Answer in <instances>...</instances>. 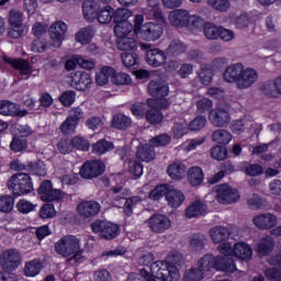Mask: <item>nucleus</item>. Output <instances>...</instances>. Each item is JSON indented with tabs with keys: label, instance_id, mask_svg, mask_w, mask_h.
I'll return each mask as SVG.
<instances>
[{
	"label": "nucleus",
	"instance_id": "obj_26",
	"mask_svg": "<svg viewBox=\"0 0 281 281\" xmlns=\"http://www.w3.org/2000/svg\"><path fill=\"white\" fill-rule=\"evenodd\" d=\"M231 257L237 258L241 261H249L252 258V248L247 243L239 241L234 245Z\"/></svg>",
	"mask_w": 281,
	"mask_h": 281
},
{
	"label": "nucleus",
	"instance_id": "obj_56",
	"mask_svg": "<svg viewBox=\"0 0 281 281\" xmlns=\"http://www.w3.org/2000/svg\"><path fill=\"white\" fill-rule=\"evenodd\" d=\"M227 156H228V151H227V148H226V147L214 146V147L211 149V157H212L214 160L224 161L225 159H227Z\"/></svg>",
	"mask_w": 281,
	"mask_h": 281
},
{
	"label": "nucleus",
	"instance_id": "obj_16",
	"mask_svg": "<svg viewBox=\"0 0 281 281\" xmlns=\"http://www.w3.org/2000/svg\"><path fill=\"white\" fill-rule=\"evenodd\" d=\"M20 265H22V256L18 250L9 249L1 252L0 266L4 270H15Z\"/></svg>",
	"mask_w": 281,
	"mask_h": 281
},
{
	"label": "nucleus",
	"instance_id": "obj_14",
	"mask_svg": "<svg viewBox=\"0 0 281 281\" xmlns=\"http://www.w3.org/2000/svg\"><path fill=\"white\" fill-rule=\"evenodd\" d=\"M37 194H40L43 202H59L65 196L63 191L54 188L50 180H45L43 183H41L40 188L37 189Z\"/></svg>",
	"mask_w": 281,
	"mask_h": 281
},
{
	"label": "nucleus",
	"instance_id": "obj_55",
	"mask_svg": "<svg viewBox=\"0 0 281 281\" xmlns=\"http://www.w3.org/2000/svg\"><path fill=\"white\" fill-rule=\"evenodd\" d=\"M79 121L66 119L64 123L60 125V132L65 135H70L75 133L76 128L78 127Z\"/></svg>",
	"mask_w": 281,
	"mask_h": 281
},
{
	"label": "nucleus",
	"instance_id": "obj_29",
	"mask_svg": "<svg viewBox=\"0 0 281 281\" xmlns=\"http://www.w3.org/2000/svg\"><path fill=\"white\" fill-rule=\"evenodd\" d=\"M146 63L154 68H158L167 61L165 53L158 48L146 50Z\"/></svg>",
	"mask_w": 281,
	"mask_h": 281
},
{
	"label": "nucleus",
	"instance_id": "obj_46",
	"mask_svg": "<svg viewBox=\"0 0 281 281\" xmlns=\"http://www.w3.org/2000/svg\"><path fill=\"white\" fill-rule=\"evenodd\" d=\"M214 143L221 144V145H227L232 142L233 136L232 133H229L226 130H217L214 131L213 135L211 136Z\"/></svg>",
	"mask_w": 281,
	"mask_h": 281
},
{
	"label": "nucleus",
	"instance_id": "obj_61",
	"mask_svg": "<svg viewBox=\"0 0 281 281\" xmlns=\"http://www.w3.org/2000/svg\"><path fill=\"white\" fill-rule=\"evenodd\" d=\"M245 173L248 177H259L263 175V167L258 164L248 165L245 167Z\"/></svg>",
	"mask_w": 281,
	"mask_h": 281
},
{
	"label": "nucleus",
	"instance_id": "obj_48",
	"mask_svg": "<svg viewBox=\"0 0 281 281\" xmlns=\"http://www.w3.org/2000/svg\"><path fill=\"white\" fill-rule=\"evenodd\" d=\"M229 23L235 24V27L238 30H244L245 27H248L249 24H251V19H249L248 14H241L235 18L234 15L229 16Z\"/></svg>",
	"mask_w": 281,
	"mask_h": 281
},
{
	"label": "nucleus",
	"instance_id": "obj_15",
	"mask_svg": "<svg viewBox=\"0 0 281 281\" xmlns=\"http://www.w3.org/2000/svg\"><path fill=\"white\" fill-rule=\"evenodd\" d=\"M111 0H86L81 7L83 18L88 22H94L97 14L103 10V4H108Z\"/></svg>",
	"mask_w": 281,
	"mask_h": 281
},
{
	"label": "nucleus",
	"instance_id": "obj_24",
	"mask_svg": "<svg viewBox=\"0 0 281 281\" xmlns=\"http://www.w3.org/2000/svg\"><path fill=\"white\" fill-rule=\"evenodd\" d=\"M27 110H21L20 105L11 101H0V115L24 117L29 115Z\"/></svg>",
	"mask_w": 281,
	"mask_h": 281
},
{
	"label": "nucleus",
	"instance_id": "obj_44",
	"mask_svg": "<svg viewBox=\"0 0 281 281\" xmlns=\"http://www.w3.org/2000/svg\"><path fill=\"white\" fill-rule=\"evenodd\" d=\"M95 35V31L93 27H81L79 32L76 34V42L88 45Z\"/></svg>",
	"mask_w": 281,
	"mask_h": 281
},
{
	"label": "nucleus",
	"instance_id": "obj_5",
	"mask_svg": "<svg viewBox=\"0 0 281 281\" xmlns=\"http://www.w3.org/2000/svg\"><path fill=\"white\" fill-rule=\"evenodd\" d=\"M168 22L172 27H177L178 30L187 29L194 34L200 33L204 26V19L201 15L191 14L184 9L170 11Z\"/></svg>",
	"mask_w": 281,
	"mask_h": 281
},
{
	"label": "nucleus",
	"instance_id": "obj_50",
	"mask_svg": "<svg viewBox=\"0 0 281 281\" xmlns=\"http://www.w3.org/2000/svg\"><path fill=\"white\" fill-rule=\"evenodd\" d=\"M171 190H176V189L166 184L157 186L156 188H154L151 193H149V198L156 201L160 200L161 198L167 196L168 192Z\"/></svg>",
	"mask_w": 281,
	"mask_h": 281
},
{
	"label": "nucleus",
	"instance_id": "obj_25",
	"mask_svg": "<svg viewBox=\"0 0 281 281\" xmlns=\"http://www.w3.org/2000/svg\"><path fill=\"white\" fill-rule=\"evenodd\" d=\"M4 63L11 65L13 68L20 71L21 77L24 80L30 79L31 74L33 71L32 66L24 59H13L11 57H3Z\"/></svg>",
	"mask_w": 281,
	"mask_h": 281
},
{
	"label": "nucleus",
	"instance_id": "obj_59",
	"mask_svg": "<svg viewBox=\"0 0 281 281\" xmlns=\"http://www.w3.org/2000/svg\"><path fill=\"white\" fill-rule=\"evenodd\" d=\"M14 207V199L4 195L0 198V212L10 213Z\"/></svg>",
	"mask_w": 281,
	"mask_h": 281
},
{
	"label": "nucleus",
	"instance_id": "obj_38",
	"mask_svg": "<svg viewBox=\"0 0 281 281\" xmlns=\"http://www.w3.org/2000/svg\"><path fill=\"white\" fill-rule=\"evenodd\" d=\"M111 82L116 87H131L133 85V79L127 72L116 71V69H114Z\"/></svg>",
	"mask_w": 281,
	"mask_h": 281
},
{
	"label": "nucleus",
	"instance_id": "obj_45",
	"mask_svg": "<svg viewBox=\"0 0 281 281\" xmlns=\"http://www.w3.org/2000/svg\"><path fill=\"white\" fill-rule=\"evenodd\" d=\"M204 35H205V38L206 40H210V41H216L220 38V33L222 32V30L224 27L222 26H217L216 24L214 23H206L204 24Z\"/></svg>",
	"mask_w": 281,
	"mask_h": 281
},
{
	"label": "nucleus",
	"instance_id": "obj_8",
	"mask_svg": "<svg viewBox=\"0 0 281 281\" xmlns=\"http://www.w3.org/2000/svg\"><path fill=\"white\" fill-rule=\"evenodd\" d=\"M212 194H214V198H216L217 203L224 205H231L239 202L240 200L239 191H237V189H234L232 186L228 184L214 186L213 189L211 190V194L206 196H212Z\"/></svg>",
	"mask_w": 281,
	"mask_h": 281
},
{
	"label": "nucleus",
	"instance_id": "obj_1",
	"mask_svg": "<svg viewBox=\"0 0 281 281\" xmlns=\"http://www.w3.org/2000/svg\"><path fill=\"white\" fill-rule=\"evenodd\" d=\"M138 265L144 266L140 269V274L144 279L150 280L156 278L160 281H179L180 271L176 265L169 261H155V257L151 252H145L144 256L138 259Z\"/></svg>",
	"mask_w": 281,
	"mask_h": 281
},
{
	"label": "nucleus",
	"instance_id": "obj_12",
	"mask_svg": "<svg viewBox=\"0 0 281 281\" xmlns=\"http://www.w3.org/2000/svg\"><path fill=\"white\" fill-rule=\"evenodd\" d=\"M23 13L20 10H11L9 11V25H11V31H9V37L11 38H20L26 33L27 27L23 24Z\"/></svg>",
	"mask_w": 281,
	"mask_h": 281
},
{
	"label": "nucleus",
	"instance_id": "obj_47",
	"mask_svg": "<svg viewBox=\"0 0 281 281\" xmlns=\"http://www.w3.org/2000/svg\"><path fill=\"white\" fill-rule=\"evenodd\" d=\"M206 270H201L198 268H191L184 271V276L182 277V280L184 281H202L204 279V273H206Z\"/></svg>",
	"mask_w": 281,
	"mask_h": 281
},
{
	"label": "nucleus",
	"instance_id": "obj_57",
	"mask_svg": "<svg viewBox=\"0 0 281 281\" xmlns=\"http://www.w3.org/2000/svg\"><path fill=\"white\" fill-rule=\"evenodd\" d=\"M10 147L13 153H20L26 150L27 142L25 138L13 137Z\"/></svg>",
	"mask_w": 281,
	"mask_h": 281
},
{
	"label": "nucleus",
	"instance_id": "obj_13",
	"mask_svg": "<svg viewBox=\"0 0 281 281\" xmlns=\"http://www.w3.org/2000/svg\"><path fill=\"white\" fill-rule=\"evenodd\" d=\"M92 232L95 233L100 238L111 240L116 238L120 234L119 225L112 224L108 221H95L91 225Z\"/></svg>",
	"mask_w": 281,
	"mask_h": 281
},
{
	"label": "nucleus",
	"instance_id": "obj_41",
	"mask_svg": "<svg viewBox=\"0 0 281 281\" xmlns=\"http://www.w3.org/2000/svg\"><path fill=\"white\" fill-rule=\"evenodd\" d=\"M273 247V238L271 236H265L263 238L259 239L256 250L259 256H268V254L272 251Z\"/></svg>",
	"mask_w": 281,
	"mask_h": 281
},
{
	"label": "nucleus",
	"instance_id": "obj_27",
	"mask_svg": "<svg viewBox=\"0 0 281 281\" xmlns=\"http://www.w3.org/2000/svg\"><path fill=\"white\" fill-rule=\"evenodd\" d=\"M138 15H144L148 20H160L164 21V13H161L159 7V0H148V7L142 10Z\"/></svg>",
	"mask_w": 281,
	"mask_h": 281
},
{
	"label": "nucleus",
	"instance_id": "obj_60",
	"mask_svg": "<svg viewBox=\"0 0 281 281\" xmlns=\"http://www.w3.org/2000/svg\"><path fill=\"white\" fill-rule=\"evenodd\" d=\"M56 216V210L53 204H44L40 210V217L43 220L54 218Z\"/></svg>",
	"mask_w": 281,
	"mask_h": 281
},
{
	"label": "nucleus",
	"instance_id": "obj_17",
	"mask_svg": "<svg viewBox=\"0 0 281 281\" xmlns=\"http://www.w3.org/2000/svg\"><path fill=\"white\" fill-rule=\"evenodd\" d=\"M105 170V166L102 161L93 160L85 162L80 168V177L83 179H94L101 176Z\"/></svg>",
	"mask_w": 281,
	"mask_h": 281
},
{
	"label": "nucleus",
	"instance_id": "obj_4",
	"mask_svg": "<svg viewBox=\"0 0 281 281\" xmlns=\"http://www.w3.org/2000/svg\"><path fill=\"white\" fill-rule=\"evenodd\" d=\"M157 22H145L144 14L134 15V36L145 42H156L164 36V25L167 23L165 16L162 21L154 19Z\"/></svg>",
	"mask_w": 281,
	"mask_h": 281
},
{
	"label": "nucleus",
	"instance_id": "obj_54",
	"mask_svg": "<svg viewBox=\"0 0 281 281\" xmlns=\"http://www.w3.org/2000/svg\"><path fill=\"white\" fill-rule=\"evenodd\" d=\"M113 149V145L111 142H106L104 139H101L100 142H97L95 145H93L92 150L97 155L102 156L103 154L108 153L109 150Z\"/></svg>",
	"mask_w": 281,
	"mask_h": 281
},
{
	"label": "nucleus",
	"instance_id": "obj_30",
	"mask_svg": "<svg viewBox=\"0 0 281 281\" xmlns=\"http://www.w3.org/2000/svg\"><path fill=\"white\" fill-rule=\"evenodd\" d=\"M246 72V67L241 63H235L225 69L224 80L226 82H235L243 74Z\"/></svg>",
	"mask_w": 281,
	"mask_h": 281
},
{
	"label": "nucleus",
	"instance_id": "obj_51",
	"mask_svg": "<svg viewBox=\"0 0 281 281\" xmlns=\"http://www.w3.org/2000/svg\"><path fill=\"white\" fill-rule=\"evenodd\" d=\"M131 125V119L124 114L113 116L112 126L116 130H126Z\"/></svg>",
	"mask_w": 281,
	"mask_h": 281
},
{
	"label": "nucleus",
	"instance_id": "obj_53",
	"mask_svg": "<svg viewBox=\"0 0 281 281\" xmlns=\"http://www.w3.org/2000/svg\"><path fill=\"white\" fill-rule=\"evenodd\" d=\"M15 207L16 210H19L21 214H30L31 212L35 211L36 205L31 201L22 199V200H19V202H16Z\"/></svg>",
	"mask_w": 281,
	"mask_h": 281
},
{
	"label": "nucleus",
	"instance_id": "obj_28",
	"mask_svg": "<svg viewBox=\"0 0 281 281\" xmlns=\"http://www.w3.org/2000/svg\"><path fill=\"white\" fill-rule=\"evenodd\" d=\"M209 120L214 126L223 127L229 123V113L227 110L217 108L210 112Z\"/></svg>",
	"mask_w": 281,
	"mask_h": 281
},
{
	"label": "nucleus",
	"instance_id": "obj_20",
	"mask_svg": "<svg viewBox=\"0 0 281 281\" xmlns=\"http://www.w3.org/2000/svg\"><path fill=\"white\" fill-rule=\"evenodd\" d=\"M258 80V74L254 68H246V71L240 75L233 83L240 90H246L251 88Z\"/></svg>",
	"mask_w": 281,
	"mask_h": 281
},
{
	"label": "nucleus",
	"instance_id": "obj_43",
	"mask_svg": "<svg viewBox=\"0 0 281 281\" xmlns=\"http://www.w3.org/2000/svg\"><path fill=\"white\" fill-rule=\"evenodd\" d=\"M168 176L172 180L183 179L186 176V165L183 162H173L168 167Z\"/></svg>",
	"mask_w": 281,
	"mask_h": 281
},
{
	"label": "nucleus",
	"instance_id": "obj_21",
	"mask_svg": "<svg viewBox=\"0 0 281 281\" xmlns=\"http://www.w3.org/2000/svg\"><path fill=\"white\" fill-rule=\"evenodd\" d=\"M69 83L78 91H85L92 85L91 76L85 71H76L69 76Z\"/></svg>",
	"mask_w": 281,
	"mask_h": 281
},
{
	"label": "nucleus",
	"instance_id": "obj_35",
	"mask_svg": "<svg viewBox=\"0 0 281 281\" xmlns=\"http://www.w3.org/2000/svg\"><path fill=\"white\" fill-rule=\"evenodd\" d=\"M124 50L121 55L122 64L125 68H135L137 65H139V59L137 57V54L135 53L136 46L134 48L130 49H121Z\"/></svg>",
	"mask_w": 281,
	"mask_h": 281
},
{
	"label": "nucleus",
	"instance_id": "obj_6",
	"mask_svg": "<svg viewBox=\"0 0 281 281\" xmlns=\"http://www.w3.org/2000/svg\"><path fill=\"white\" fill-rule=\"evenodd\" d=\"M55 251L64 258H70L76 262H83L85 257L80 239L76 235H65L55 243Z\"/></svg>",
	"mask_w": 281,
	"mask_h": 281
},
{
	"label": "nucleus",
	"instance_id": "obj_31",
	"mask_svg": "<svg viewBox=\"0 0 281 281\" xmlns=\"http://www.w3.org/2000/svg\"><path fill=\"white\" fill-rule=\"evenodd\" d=\"M209 236L214 245L227 243L229 232L225 226H214L209 231Z\"/></svg>",
	"mask_w": 281,
	"mask_h": 281
},
{
	"label": "nucleus",
	"instance_id": "obj_3",
	"mask_svg": "<svg viewBox=\"0 0 281 281\" xmlns=\"http://www.w3.org/2000/svg\"><path fill=\"white\" fill-rule=\"evenodd\" d=\"M169 143H171V136L168 134H161L160 136L154 137L149 140V144L138 145L136 159L137 160H130L127 162L128 172L137 179L143 176V165L139 161L149 162L155 159V147H165Z\"/></svg>",
	"mask_w": 281,
	"mask_h": 281
},
{
	"label": "nucleus",
	"instance_id": "obj_19",
	"mask_svg": "<svg viewBox=\"0 0 281 281\" xmlns=\"http://www.w3.org/2000/svg\"><path fill=\"white\" fill-rule=\"evenodd\" d=\"M102 206H100V203L98 201H82L79 204H77V213H79V216L87 220L95 216L100 213V210Z\"/></svg>",
	"mask_w": 281,
	"mask_h": 281
},
{
	"label": "nucleus",
	"instance_id": "obj_58",
	"mask_svg": "<svg viewBox=\"0 0 281 281\" xmlns=\"http://www.w3.org/2000/svg\"><path fill=\"white\" fill-rule=\"evenodd\" d=\"M184 50H186V46L180 41H173L172 43H170L168 47V54L170 56H178L180 54H183Z\"/></svg>",
	"mask_w": 281,
	"mask_h": 281
},
{
	"label": "nucleus",
	"instance_id": "obj_40",
	"mask_svg": "<svg viewBox=\"0 0 281 281\" xmlns=\"http://www.w3.org/2000/svg\"><path fill=\"white\" fill-rule=\"evenodd\" d=\"M116 10H113L110 5H104L100 12L97 13L95 20L100 24H110L112 19L115 22Z\"/></svg>",
	"mask_w": 281,
	"mask_h": 281
},
{
	"label": "nucleus",
	"instance_id": "obj_52",
	"mask_svg": "<svg viewBox=\"0 0 281 281\" xmlns=\"http://www.w3.org/2000/svg\"><path fill=\"white\" fill-rule=\"evenodd\" d=\"M206 241L207 238H205L204 235H192V237H190V248L194 251H198L204 248Z\"/></svg>",
	"mask_w": 281,
	"mask_h": 281
},
{
	"label": "nucleus",
	"instance_id": "obj_22",
	"mask_svg": "<svg viewBox=\"0 0 281 281\" xmlns=\"http://www.w3.org/2000/svg\"><path fill=\"white\" fill-rule=\"evenodd\" d=\"M148 226L151 228V232L161 234L171 228V220L167 215H153L148 220Z\"/></svg>",
	"mask_w": 281,
	"mask_h": 281
},
{
	"label": "nucleus",
	"instance_id": "obj_64",
	"mask_svg": "<svg viewBox=\"0 0 281 281\" xmlns=\"http://www.w3.org/2000/svg\"><path fill=\"white\" fill-rule=\"evenodd\" d=\"M139 203H140V198L138 196L127 199L124 205L125 215L131 216L133 214V207H135V205Z\"/></svg>",
	"mask_w": 281,
	"mask_h": 281
},
{
	"label": "nucleus",
	"instance_id": "obj_33",
	"mask_svg": "<svg viewBox=\"0 0 281 281\" xmlns=\"http://www.w3.org/2000/svg\"><path fill=\"white\" fill-rule=\"evenodd\" d=\"M207 213V206L201 200H194L186 209V217L195 218Z\"/></svg>",
	"mask_w": 281,
	"mask_h": 281
},
{
	"label": "nucleus",
	"instance_id": "obj_36",
	"mask_svg": "<svg viewBox=\"0 0 281 281\" xmlns=\"http://www.w3.org/2000/svg\"><path fill=\"white\" fill-rule=\"evenodd\" d=\"M186 200L183 192L178 189H170L166 195V201L171 209H179Z\"/></svg>",
	"mask_w": 281,
	"mask_h": 281
},
{
	"label": "nucleus",
	"instance_id": "obj_63",
	"mask_svg": "<svg viewBox=\"0 0 281 281\" xmlns=\"http://www.w3.org/2000/svg\"><path fill=\"white\" fill-rule=\"evenodd\" d=\"M59 101L64 106H71L76 101V93L74 91H66L61 93Z\"/></svg>",
	"mask_w": 281,
	"mask_h": 281
},
{
	"label": "nucleus",
	"instance_id": "obj_2",
	"mask_svg": "<svg viewBox=\"0 0 281 281\" xmlns=\"http://www.w3.org/2000/svg\"><path fill=\"white\" fill-rule=\"evenodd\" d=\"M133 16L131 10L120 8L114 13V35H116V45L120 50L133 49L136 45L135 22H128Z\"/></svg>",
	"mask_w": 281,
	"mask_h": 281
},
{
	"label": "nucleus",
	"instance_id": "obj_18",
	"mask_svg": "<svg viewBox=\"0 0 281 281\" xmlns=\"http://www.w3.org/2000/svg\"><path fill=\"white\" fill-rule=\"evenodd\" d=\"M67 30V24L61 21H57L49 26L48 34L54 47H60L63 45Z\"/></svg>",
	"mask_w": 281,
	"mask_h": 281
},
{
	"label": "nucleus",
	"instance_id": "obj_7",
	"mask_svg": "<svg viewBox=\"0 0 281 281\" xmlns=\"http://www.w3.org/2000/svg\"><path fill=\"white\" fill-rule=\"evenodd\" d=\"M195 269H201L207 272L216 270L228 274L237 271L236 263L233 259H225L222 256H213L210 254L202 256V258L198 260Z\"/></svg>",
	"mask_w": 281,
	"mask_h": 281
},
{
	"label": "nucleus",
	"instance_id": "obj_37",
	"mask_svg": "<svg viewBox=\"0 0 281 281\" xmlns=\"http://www.w3.org/2000/svg\"><path fill=\"white\" fill-rule=\"evenodd\" d=\"M113 74H115V68L111 66H104L100 68V70L95 75V83L97 86H105L109 83L113 78Z\"/></svg>",
	"mask_w": 281,
	"mask_h": 281
},
{
	"label": "nucleus",
	"instance_id": "obj_34",
	"mask_svg": "<svg viewBox=\"0 0 281 281\" xmlns=\"http://www.w3.org/2000/svg\"><path fill=\"white\" fill-rule=\"evenodd\" d=\"M187 181H189V184L192 187H200L204 181L203 169L198 166L189 168V170H187Z\"/></svg>",
	"mask_w": 281,
	"mask_h": 281
},
{
	"label": "nucleus",
	"instance_id": "obj_39",
	"mask_svg": "<svg viewBox=\"0 0 281 281\" xmlns=\"http://www.w3.org/2000/svg\"><path fill=\"white\" fill-rule=\"evenodd\" d=\"M262 91L270 98H278V95H281V76H278L274 80L262 86Z\"/></svg>",
	"mask_w": 281,
	"mask_h": 281
},
{
	"label": "nucleus",
	"instance_id": "obj_42",
	"mask_svg": "<svg viewBox=\"0 0 281 281\" xmlns=\"http://www.w3.org/2000/svg\"><path fill=\"white\" fill-rule=\"evenodd\" d=\"M43 269V263L38 259H33L25 262L24 266V276L27 278H35L40 274Z\"/></svg>",
	"mask_w": 281,
	"mask_h": 281
},
{
	"label": "nucleus",
	"instance_id": "obj_23",
	"mask_svg": "<svg viewBox=\"0 0 281 281\" xmlns=\"http://www.w3.org/2000/svg\"><path fill=\"white\" fill-rule=\"evenodd\" d=\"M252 222L258 229H273L278 225V217L277 215L267 212L255 216Z\"/></svg>",
	"mask_w": 281,
	"mask_h": 281
},
{
	"label": "nucleus",
	"instance_id": "obj_49",
	"mask_svg": "<svg viewBox=\"0 0 281 281\" xmlns=\"http://www.w3.org/2000/svg\"><path fill=\"white\" fill-rule=\"evenodd\" d=\"M207 4L211 9L222 13L228 12L232 7L229 0H209Z\"/></svg>",
	"mask_w": 281,
	"mask_h": 281
},
{
	"label": "nucleus",
	"instance_id": "obj_11",
	"mask_svg": "<svg viewBox=\"0 0 281 281\" xmlns=\"http://www.w3.org/2000/svg\"><path fill=\"white\" fill-rule=\"evenodd\" d=\"M146 103L148 104L149 109H151L145 114L146 121L154 125L161 124V122H164V114L159 110L168 109L169 102L167 99H148Z\"/></svg>",
	"mask_w": 281,
	"mask_h": 281
},
{
	"label": "nucleus",
	"instance_id": "obj_32",
	"mask_svg": "<svg viewBox=\"0 0 281 281\" xmlns=\"http://www.w3.org/2000/svg\"><path fill=\"white\" fill-rule=\"evenodd\" d=\"M148 92L154 98H165L169 93V87L165 81L151 80L148 85Z\"/></svg>",
	"mask_w": 281,
	"mask_h": 281
},
{
	"label": "nucleus",
	"instance_id": "obj_9",
	"mask_svg": "<svg viewBox=\"0 0 281 281\" xmlns=\"http://www.w3.org/2000/svg\"><path fill=\"white\" fill-rule=\"evenodd\" d=\"M8 188L15 196L30 194L34 190L31 177L27 173H16L12 176L8 181Z\"/></svg>",
	"mask_w": 281,
	"mask_h": 281
},
{
	"label": "nucleus",
	"instance_id": "obj_10",
	"mask_svg": "<svg viewBox=\"0 0 281 281\" xmlns=\"http://www.w3.org/2000/svg\"><path fill=\"white\" fill-rule=\"evenodd\" d=\"M206 123L205 116H198L190 124L184 119H179L173 125V137L181 138L188 134L189 130L193 132L203 130Z\"/></svg>",
	"mask_w": 281,
	"mask_h": 281
},
{
	"label": "nucleus",
	"instance_id": "obj_62",
	"mask_svg": "<svg viewBox=\"0 0 281 281\" xmlns=\"http://www.w3.org/2000/svg\"><path fill=\"white\" fill-rule=\"evenodd\" d=\"M74 148L75 146L67 138H61L60 142L57 143V150L63 155L70 154Z\"/></svg>",
	"mask_w": 281,
	"mask_h": 281
}]
</instances>
